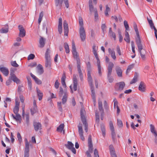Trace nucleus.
<instances>
[{
    "instance_id": "f257e3e1",
    "label": "nucleus",
    "mask_w": 157,
    "mask_h": 157,
    "mask_svg": "<svg viewBox=\"0 0 157 157\" xmlns=\"http://www.w3.org/2000/svg\"><path fill=\"white\" fill-rule=\"evenodd\" d=\"M79 23L80 26L79 30L80 37L82 41H84L86 39V34L84 28L83 26V22L82 17L81 16L78 17Z\"/></svg>"
},
{
    "instance_id": "f03ea898",
    "label": "nucleus",
    "mask_w": 157,
    "mask_h": 157,
    "mask_svg": "<svg viewBox=\"0 0 157 157\" xmlns=\"http://www.w3.org/2000/svg\"><path fill=\"white\" fill-rule=\"evenodd\" d=\"M114 66V65L113 63L110 62L109 63L107 68V78L109 82L110 83L112 82L114 80L113 77L111 76V75L112 72V69Z\"/></svg>"
},
{
    "instance_id": "7ed1b4c3",
    "label": "nucleus",
    "mask_w": 157,
    "mask_h": 157,
    "mask_svg": "<svg viewBox=\"0 0 157 157\" xmlns=\"http://www.w3.org/2000/svg\"><path fill=\"white\" fill-rule=\"evenodd\" d=\"M89 7L90 12L91 13L93 11L94 13V19L96 21L98 20V11L96 8H94L92 0H89Z\"/></svg>"
},
{
    "instance_id": "20e7f679",
    "label": "nucleus",
    "mask_w": 157,
    "mask_h": 157,
    "mask_svg": "<svg viewBox=\"0 0 157 157\" xmlns=\"http://www.w3.org/2000/svg\"><path fill=\"white\" fill-rule=\"evenodd\" d=\"M88 141L89 150L88 151L86 152V154L87 155V157H91V155L90 154V152H92L93 148L91 135H90L89 136Z\"/></svg>"
},
{
    "instance_id": "39448f33",
    "label": "nucleus",
    "mask_w": 157,
    "mask_h": 157,
    "mask_svg": "<svg viewBox=\"0 0 157 157\" xmlns=\"http://www.w3.org/2000/svg\"><path fill=\"white\" fill-rule=\"evenodd\" d=\"M137 45L138 51L140 54L141 58L144 60L145 59V51L144 50H143V46L141 42L136 44Z\"/></svg>"
},
{
    "instance_id": "423d86ee",
    "label": "nucleus",
    "mask_w": 157,
    "mask_h": 157,
    "mask_svg": "<svg viewBox=\"0 0 157 157\" xmlns=\"http://www.w3.org/2000/svg\"><path fill=\"white\" fill-rule=\"evenodd\" d=\"M133 27L136 35V37H135L136 44L141 43V40L139 35L137 26L136 23H134Z\"/></svg>"
},
{
    "instance_id": "0eeeda50",
    "label": "nucleus",
    "mask_w": 157,
    "mask_h": 157,
    "mask_svg": "<svg viewBox=\"0 0 157 157\" xmlns=\"http://www.w3.org/2000/svg\"><path fill=\"white\" fill-rule=\"evenodd\" d=\"M125 84L124 82H121L116 83L115 87L117 91L122 90L125 86Z\"/></svg>"
},
{
    "instance_id": "6e6552de",
    "label": "nucleus",
    "mask_w": 157,
    "mask_h": 157,
    "mask_svg": "<svg viewBox=\"0 0 157 157\" xmlns=\"http://www.w3.org/2000/svg\"><path fill=\"white\" fill-rule=\"evenodd\" d=\"M65 146L67 149L71 150L73 153L76 154V150L74 147V144L71 142L68 141L67 144H65Z\"/></svg>"
},
{
    "instance_id": "1a4fd4ad",
    "label": "nucleus",
    "mask_w": 157,
    "mask_h": 157,
    "mask_svg": "<svg viewBox=\"0 0 157 157\" xmlns=\"http://www.w3.org/2000/svg\"><path fill=\"white\" fill-rule=\"evenodd\" d=\"M10 76L9 77V78L11 80H12L14 82L17 83H18L20 82V80L16 77L15 74L11 72L10 74Z\"/></svg>"
},
{
    "instance_id": "9d476101",
    "label": "nucleus",
    "mask_w": 157,
    "mask_h": 157,
    "mask_svg": "<svg viewBox=\"0 0 157 157\" xmlns=\"http://www.w3.org/2000/svg\"><path fill=\"white\" fill-rule=\"evenodd\" d=\"M18 28L19 30V36L21 37H23L25 35V31L22 25H19Z\"/></svg>"
},
{
    "instance_id": "9b49d317",
    "label": "nucleus",
    "mask_w": 157,
    "mask_h": 157,
    "mask_svg": "<svg viewBox=\"0 0 157 157\" xmlns=\"http://www.w3.org/2000/svg\"><path fill=\"white\" fill-rule=\"evenodd\" d=\"M33 126L35 130L37 132L42 129V125L40 123L36 122H33Z\"/></svg>"
},
{
    "instance_id": "f8f14e48",
    "label": "nucleus",
    "mask_w": 157,
    "mask_h": 157,
    "mask_svg": "<svg viewBox=\"0 0 157 157\" xmlns=\"http://www.w3.org/2000/svg\"><path fill=\"white\" fill-rule=\"evenodd\" d=\"M63 27L64 35L67 36L68 33V26L67 22L66 21H63Z\"/></svg>"
},
{
    "instance_id": "ddd939ff",
    "label": "nucleus",
    "mask_w": 157,
    "mask_h": 157,
    "mask_svg": "<svg viewBox=\"0 0 157 157\" xmlns=\"http://www.w3.org/2000/svg\"><path fill=\"white\" fill-rule=\"evenodd\" d=\"M73 89L75 91L77 90V89L78 80L75 75L73 76Z\"/></svg>"
},
{
    "instance_id": "4468645a",
    "label": "nucleus",
    "mask_w": 157,
    "mask_h": 157,
    "mask_svg": "<svg viewBox=\"0 0 157 157\" xmlns=\"http://www.w3.org/2000/svg\"><path fill=\"white\" fill-rule=\"evenodd\" d=\"M0 71L5 76H8L9 74L8 69L5 67H0Z\"/></svg>"
},
{
    "instance_id": "2eb2a0df",
    "label": "nucleus",
    "mask_w": 157,
    "mask_h": 157,
    "mask_svg": "<svg viewBox=\"0 0 157 157\" xmlns=\"http://www.w3.org/2000/svg\"><path fill=\"white\" fill-rule=\"evenodd\" d=\"M88 81L90 86H93V80L91 75V71L88 70L87 72Z\"/></svg>"
},
{
    "instance_id": "dca6fc26",
    "label": "nucleus",
    "mask_w": 157,
    "mask_h": 157,
    "mask_svg": "<svg viewBox=\"0 0 157 157\" xmlns=\"http://www.w3.org/2000/svg\"><path fill=\"white\" fill-rule=\"evenodd\" d=\"M62 19L60 17L59 19V24L58 25V31L60 34H61L62 31Z\"/></svg>"
},
{
    "instance_id": "f3484780",
    "label": "nucleus",
    "mask_w": 157,
    "mask_h": 157,
    "mask_svg": "<svg viewBox=\"0 0 157 157\" xmlns=\"http://www.w3.org/2000/svg\"><path fill=\"white\" fill-rule=\"evenodd\" d=\"M45 39L42 37H40L39 41V47L40 48H42L45 45Z\"/></svg>"
},
{
    "instance_id": "a211bd4d",
    "label": "nucleus",
    "mask_w": 157,
    "mask_h": 157,
    "mask_svg": "<svg viewBox=\"0 0 157 157\" xmlns=\"http://www.w3.org/2000/svg\"><path fill=\"white\" fill-rule=\"evenodd\" d=\"M115 70L118 76L119 77H121L122 71L121 67L118 66H117L115 68Z\"/></svg>"
},
{
    "instance_id": "6ab92c4d",
    "label": "nucleus",
    "mask_w": 157,
    "mask_h": 157,
    "mask_svg": "<svg viewBox=\"0 0 157 157\" xmlns=\"http://www.w3.org/2000/svg\"><path fill=\"white\" fill-rule=\"evenodd\" d=\"M91 92L92 97L94 103L96 102L95 95L93 86H90Z\"/></svg>"
},
{
    "instance_id": "aec40b11",
    "label": "nucleus",
    "mask_w": 157,
    "mask_h": 157,
    "mask_svg": "<svg viewBox=\"0 0 157 157\" xmlns=\"http://www.w3.org/2000/svg\"><path fill=\"white\" fill-rule=\"evenodd\" d=\"M37 72L39 75H41L43 73L44 71L43 68L41 64H39L38 65L37 67Z\"/></svg>"
},
{
    "instance_id": "412c9836",
    "label": "nucleus",
    "mask_w": 157,
    "mask_h": 157,
    "mask_svg": "<svg viewBox=\"0 0 157 157\" xmlns=\"http://www.w3.org/2000/svg\"><path fill=\"white\" fill-rule=\"evenodd\" d=\"M108 52L113 59L114 60H115L116 59V57L114 51L113 50L111 49L110 48H109L108 49Z\"/></svg>"
},
{
    "instance_id": "4be33fe9",
    "label": "nucleus",
    "mask_w": 157,
    "mask_h": 157,
    "mask_svg": "<svg viewBox=\"0 0 157 157\" xmlns=\"http://www.w3.org/2000/svg\"><path fill=\"white\" fill-rule=\"evenodd\" d=\"M55 3L56 6L60 9L62 6V0H55Z\"/></svg>"
},
{
    "instance_id": "5701e85b",
    "label": "nucleus",
    "mask_w": 157,
    "mask_h": 157,
    "mask_svg": "<svg viewBox=\"0 0 157 157\" xmlns=\"http://www.w3.org/2000/svg\"><path fill=\"white\" fill-rule=\"evenodd\" d=\"M145 87L144 83L143 82H141L139 86V90L142 92H144L145 91Z\"/></svg>"
},
{
    "instance_id": "b1692460",
    "label": "nucleus",
    "mask_w": 157,
    "mask_h": 157,
    "mask_svg": "<svg viewBox=\"0 0 157 157\" xmlns=\"http://www.w3.org/2000/svg\"><path fill=\"white\" fill-rule=\"evenodd\" d=\"M66 75L65 73H63V74L62 77L61 79V83L62 85V86L64 87H65L66 86V85L65 83V80H66Z\"/></svg>"
},
{
    "instance_id": "393cba45",
    "label": "nucleus",
    "mask_w": 157,
    "mask_h": 157,
    "mask_svg": "<svg viewBox=\"0 0 157 157\" xmlns=\"http://www.w3.org/2000/svg\"><path fill=\"white\" fill-rule=\"evenodd\" d=\"M30 75L37 84H40L42 83L41 81L37 78L35 75L31 73H30Z\"/></svg>"
},
{
    "instance_id": "a878e982",
    "label": "nucleus",
    "mask_w": 157,
    "mask_h": 157,
    "mask_svg": "<svg viewBox=\"0 0 157 157\" xmlns=\"http://www.w3.org/2000/svg\"><path fill=\"white\" fill-rule=\"evenodd\" d=\"M138 75H139L138 73L137 72H135V73L134 77L132 80L130 82V84L135 83L137 82Z\"/></svg>"
},
{
    "instance_id": "bb28decb",
    "label": "nucleus",
    "mask_w": 157,
    "mask_h": 157,
    "mask_svg": "<svg viewBox=\"0 0 157 157\" xmlns=\"http://www.w3.org/2000/svg\"><path fill=\"white\" fill-rule=\"evenodd\" d=\"M67 97L68 94L67 92L66 91H65L64 92V95L62 100V104H64L67 102Z\"/></svg>"
},
{
    "instance_id": "cd10ccee",
    "label": "nucleus",
    "mask_w": 157,
    "mask_h": 157,
    "mask_svg": "<svg viewBox=\"0 0 157 157\" xmlns=\"http://www.w3.org/2000/svg\"><path fill=\"white\" fill-rule=\"evenodd\" d=\"M125 37L124 38V40L128 43H129L130 42V39L128 33L127 31H125Z\"/></svg>"
},
{
    "instance_id": "c85d7f7f",
    "label": "nucleus",
    "mask_w": 157,
    "mask_h": 157,
    "mask_svg": "<svg viewBox=\"0 0 157 157\" xmlns=\"http://www.w3.org/2000/svg\"><path fill=\"white\" fill-rule=\"evenodd\" d=\"M150 128L151 132L154 134L155 137L157 136V133L155 129L154 125L152 124L150 125Z\"/></svg>"
},
{
    "instance_id": "c756f323",
    "label": "nucleus",
    "mask_w": 157,
    "mask_h": 157,
    "mask_svg": "<svg viewBox=\"0 0 157 157\" xmlns=\"http://www.w3.org/2000/svg\"><path fill=\"white\" fill-rule=\"evenodd\" d=\"M45 66L46 67L50 68L51 67V61L50 59H45Z\"/></svg>"
},
{
    "instance_id": "7c9ffc66",
    "label": "nucleus",
    "mask_w": 157,
    "mask_h": 157,
    "mask_svg": "<svg viewBox=\"0 0 157 157\" xmlns=\"http://www.w3.org/2000/svg\"><path fill=\"white\" fill-rule=\"evenodd\" d=\"M109 35L110 36L113 37L114 40H116V36L115 34L112 31L111 28H109Z\"/></svg>"
},
{
    "instance_id": "2f4dec72",
    "label": "nucleus",
    "mask_w": 157,
    "mask_h": 157,
    "mask_svg": "<svg viewBox=\"0 0 157 157\" xmlns=\"http://www.w3.org/2000/svg\"><path fill=\"white\" fill-rule=\"evenodd\" d=\"M36 91L37 94V95L38 97L39 100L40 101L42 98V97L43 96V93L41 92L37 88H36Z\"/></svg>"
},
{
    "instance_id": "473e14b6",
    "label": "nucleus",
    "mask_w": 157,
    "mask_h": 157,
    "mask_svg": "<svg viewBox=\"0 0 157 157\" xmlns=\"http://www.w3.org/2000/svg\"><path fill=\"white\" fill-rule=\"evenodd\" d=\"M64 48L65 49L66 52L67 53H68L70 52V50L69 45L66 42L64 43L63 44Z\"/></svg>"
},
{
    "instance_id": "72a5a7b5",
    "label": "nucleus",
    "mask_w": 157,
    "mask_h": 157,
    "mask_svg": "<svg viewBox=\"0 0 157 157\" xmlns=\"http://www.w3.org/2000/svg\"><path fill=\"white\" fill-rule=\"evenodd\" d=\"M84 110L81 109L80 110L81 118L82 121H86L85 116L84 114Z\"/></svg>"
},
{
    "instance_id": "f704fd0d",
    "label": "nucleus",
    "mask_w": 157,
    "mask_h": 157,
    "mask_svg": "<svg viewBox=\"0 0 157 157\" xmlns=\"http://www.w3.org/2000/svg\"><path fill=\"white\" fill-rule=\"evenodd\" d=\"M63 124H61L57 128V131L59 132H62L64 127Z\"/></svg>"
},
{
    "instance_id": "c9c22d12",
    "label": "nucleus",
    "mask_w": 157,
    "mask_h": 157,
    "mask_svg": "<svg viewBox=\"0 0 157 157\" xmlns=\"http://www.w3.org/2000/svg\"><path fill=\"white\" fill-rule=\"evenodd\" d=\"M101 128L102 133V135L104 137L105 135V126L103 124H101Z\"/></svg>"
},
{
    "instance_id": "e433bc0d",
    "label": "nucleus",
    "mask_w": 157,
    "mask_h": 157,
    "mask_svg": "<svg viewBox=\"0 0 157 157\" xmlns=\"http://www.w3.org/2000/svg\"><path fill=\"white\" fill-rule=\"evenodd\" d=\"M37 106H33V108L31 109V112L32 115H33L37 112Z\"/></svg>"
},
{
    "instance_id": "4c0bfd02",
    "label": "nucleus",
    "mask_w": 157,
    "mask_h": 157,
    "mask_svg": "<svg viewBox=\"0 0 157 157\" xmlns=\"http://www.w3.org/2000/svg\"><path fill=\"white\" fill-rule=\"evenodd\" d=\"M110 10V8L108 7V5H106V9L105 10V14L106 16H109L108 12Z\"/></svg>"
},
{
    "instance_id": "58836bf2",
    "label": "nucleus",
    "mask_w": 157,
    "mask_h": 157,
    "mask_svg": "<svg viewBox=\"0 0 157 157\" xmlns=\"http://www.w3.org/2000/svg\"><path fill=\"white\" fill-rule=\"evenodd\" d=\"M82 122L84 125L85 127V132H87L88 131V125L87 123L86 120L85 121H82Z\"/></svg>"
},
{
    "instance_id": "ea45409f",
    "label": "nucleus",
    "mask_w": 157,
    "mask_h": 157,
    "mask_svg": "<svg viewBox=\"0 0 157 157\" xmlns=\"http://www.w3.org/2000/svg\"><path fill=\"white\" fill-rule=\"evenodd\" d=\"M8 31V26H7V27L5 29L2 28V29H0V32L2 33H6Z\"/></svg>"
},
{
    "instance_id": "a19ab883",
    "label": "nucleus",
    "mask_w": 157,
    "mask_h": 157,
    "mask_svg": "<svg viewBox=\"0 0 157 157\" xmlns=\"http://www.w3.org/2000/svg\"><path fill=\"white\" fill-rule=\"evenodd\" d=\"M50 50L49 49H47L45 54V59H50Z\"/></svg>"
},
{
    "instance_id": "79ce46f5",
    "label": "nucleus",
    "mask_w": 157,
    "mask_h": 157,
    "mask_svg": "<svg viewBox=\"0 0 157 157\" xmlns=\"http://www.w3.org/2000/svg\"><path fill=\"white\" fill-rule=\"evenodd\" d=\"M14 120H16L17 121L21 122V115L19 114H16L15 119H14Z\"/></svg>"
},
{
    "instance_id": "37998d69",
    "label": "nucleus",
    "mask_w": 157,
    "mask_h": 157,
    "mask_svg": "<svg viewBox=\"0 0 157 157\" xmlns=\"http://www.w3.org/2000/svg\"><path fill=\"white\" fill-rule=\"evenodd\" d=\"M124 26L125 28V31L129 30V26L127 21L125 20L124 22Z\"/></svg>"
},
{
    "instance_id": "c03bdc74",
    "label": "nucleus",
    "mask_w": 157,
    "mask_h": 157,
    "mask_svg": "<svg viewBox=\"0 0 157 157\" xmlns=\"http://www.w3.org/2000/svg\"><path fill=\"white\" fill-rule=\"evenodd\" d=\"M98 109H99V110H102L103 111V109L102 107V101L100 100L98 101Z\"/></svg>"
},
{
    "instance_id": "a18cd8bd",
    "label": "nucleus",
    "mask_w": 157,
    "mask_h": 157,
    "mask_svg": "<svg viewBox=\"0 0 157 157\" xmlns=\"http://www.w3.org/2000/svg\"><path fill=\"white\" fill-rule=\"evenodd\" d=\"M43 16V12H41L40 14L38 20V23L39 24L41 22L42 17Z\"/></svg>"
},
{
    "instance_id": "49530a36",
    "label": "nucleus",
    "mask_w": 157,
    "mask_h": 157,
    "mask_svg": "<svg viewBox=\"0 0 157 157\" xmlns=\"http://www.w3.org/2000/svg\"><path fill=\"white\" fill-rule=\"evenodd\" d=\"M101 29L104 35L106 31V26L105 24H102L101 25Z\"/></svg>"
},
{
    "instance_id": "de8ad7c7",
    "label": "nucleus",
    "mask_w": 157,
    "mask_h": 157,
    "mask_svg": "<svg viewBox=\"0 0 157 157\" xmlns=\"http://www.w3.org/2000/svg\"><path fill=\"white\" fill-rule=\"evenodd\" d=\"M63 93L64 94V93L63 88L61 87H60L59 88V96L60 97H62Z\"/></svg>"
},
{
    "instance_id": "09e8293b",
    "label": "nucleus",
    "mask_w": 157,
    "mask_h": 157,
    "mask_svg": "<svg viewBox=\"0 0 157 157\" xmlns=\"http://www.w3.org/2000/svg\"><path fill=\"white\" fill-rule=\"evenodd\" d=\"M26 117V123L27 126L29 124V116L28 114H26L25 115Z\"/></svg>"
},
{
    "instance_id": "8fccbe9b",
    "label": "nucleus",
    "mask_w": 157,
    "mask_h": 157,
    "mask_svg": "<svg viewBox=\"0 0 157 157\" xmlns=\"http://www.w3.org/2000/svg\"><path fill=\"white\" fill-rule=\"evenodd\" d=\"M19 110V107L17 106H15L13 109V111L15 114H17L18 113Z\"/></svg>"
},
{
    "instance_id": "3c124183",
    "label": "nucleus",
    "mask_w": 157,
    "mask_h": 157,
    "mask_svg": "<svg viewBox=\"0 0 157 157\" xmlns=\"http://www.w3.org/2000/svg\"><path fill=\"white\" fill-rule=\"evenodd\" d=\"M78 132L79 135L83 134V131L82 128V126L81 125L78 126Z\"/></svg>"
},
{
    "instance_id": "603ef678",
    "label": "nucleus",
    "mask_w": 157,
    "mask_h": 157,
    "mask_svg": "<svg viewBox=\"0 0 157 157\" xmlns=\"http://www.w3.org/2000/svg\"><path fill=\"white\" fill-rule=\"evenodd\" d=\"M111 135L113 140L114 141L115 139L116 136V134L114 131V130H113L111 131Z\"/></svg>"
},
{
    "instance_id": "864d4df0",
    "label": "nucleus",
    "mask_w": 157,
    "mask_h": 157,
    "mask_svg": "<svg viewBox=\"0 0 157 157\" xmlns=\"http://www.w3.org/2000/svg\"><path fill=\"white\" fill-rule=\"evenodd\" d=\"M131 47L132 50V52L134 53H135V46L134 45V42L133 41H132L131 42Z\"/></svg>"
},
{
    "instance_id": "5fc2aeb1",
    "label": "nucleus",
    "mask_w": 157,
    "mask_h": 157,
    "mask_svg": "<svg viewBox=\"0 0 157 157\" xmlns=\"http://www.w3.org/2000/svg\"><path fill=\"white\" fill-rule=\"evenodd\" d=\"M11 65L14 67H18V65L16 61H12L11 62Z\"/></svg>"
},
{
    "instance_id": "6e6d98bb",
    "label": "nucleus",
    "mask_w": 157,
    "mask_h": 157,
    "mask_svg": "<svg viewBox=\"0 0 157 157\" xmlns=\"http://www.w3.org/2000/svg\"><path fill=\"white\" fill-rule=\"evenodd\" d=\"M77 69H81V66H80V60L79 59H77Z\"/></svg>"
},
{
    "instance_id": "4d7b16f0",
    "label": "nucleus",
    "mask_w": 157,
    "mask_h": 157,
    "mask_svg": "<svg viewBox=\"0 0 157 157\" xmlns=\"http://www.w3.org/2000/svg\"><path fill=\"white\" fill-rule=\"evenodd\" d=\"M117 125L119 127H122L123 126V123L122 121L119 119L117 120Z\"/></svg>"
},
{
    "instance_id": "13d9d810",
    "label": "nucleus",
    "mask_w": 157,
    "mask_h": 157,
    "mask_svg": "<svg viewBox=\"0 0 157 157\" xmlns=\"http://www.w3.org/2000/svg\"><path fill=\"white\" fill-rule=\"evenodd\" d=\"M57 105L58 108V109L61 112L62 111V103L61 102H58L57 103Z\"/></svg>"
},
{
    "instance_id": "bf43d9fd",
    "label": "nucleus",
    "mask_w": 157,
    "mask_h": 157,
    "mask_svg": "<svg viewBox=\"0 0 157 157\" xmlns=\"http://www.w3.org/2000/svg\"><path fill=\"white\" fill-rule=\"evenodd\" d=\"M104 107L105 109L108 110L109 109V105L107 104V101H105L104 103Z\"/></svg>"
},
{
    "instance_id": "052dcab7",
    "label": "nucleus",
    "mask_w": 157,
    "mask_h": 157,
    "mask_svg": "<svg viewBox=\"0 0 157 157\" xmlns=\"http://www.w3.org/2000/svg\"><path fill=\"white\" fill-rule=\"evenodd\" d=\"M72 52H76V48L75 43L74 41H72Z\"/></svg>"
},
{
    "instance_id": "680f3d73",
    "label": "nucleus",
    "mask_w": 157,
    "mask_h": 157,
    "mask_svg": "<svg viewBox=\"0 0 157 157\" xmlns=\"http://www.w3.org/2000/svg\"><path fill=\"white\" fill-rule=\"evenodd\" d=\"M134 64L130 65L128 67V68L126 71V73H127V71H129L132 69L134 67Z\"/></svg>"
},
{
    "instance_id": "e2e57ef3",
    "label": "nucleus",
    "mask_w": 157,
    "mask_h": 157,
    "mask_svg": "<svg viewBox=\"0 0 157 157\" xmlns=\"http://www.w3.org/2000/svg\"><path fill=\"white\" fill-rule=\"evenodd\" d=\"M72 54L74 56V58L76 59V60H77V59H79L78 57V55L77 51L72 52Z\"/></svg>"
},
{
    "instance_id": "0e129e2a",
    "label": "nucleus",
    "mask_w": 157,
    "mask_h": 157,
    "mask_svg": "<svg viewBox=\"0 0 157 157\" xmlns=\"http://www.w3.org/2000/svg\"><path fill=\"white\" fill-rule=\"evenodd\" d=\"M35 56L33 54H30L28 57V60L33 59L35 58Z\"/></svg>"
},
{
    "instance_id": "69168bd1",
    "label": "nucleus",
    "mask_w": 157,
    "mask_h": 157,
    "mask_svg": "<svg viewBox=\"0 0 157 157\" xmlns=\"http://www.w3.org/2000/svg\"><path fill=\"white\" fill-rule=\"evenodd\" d=\"M116 50L119 56L121 55V52L120 49V47L119 45H117L116 47Z\"/></svg>"
},
{
    "instance_id": "338daca9",
    "label": "nucleus",
    "mask_w": 157,
    "mask_h": 157,
    "mask_svg": "<svg viewBox=\"0 0 157 157\" xmlns=\"http://www.w3.org/2000/svg\"><path fill=\"white\" fill-rule=\"evenodd\" d=\"M94 157H99L98 155V151L96 149H94Z\"/></svg>"
},
{
    "instance_id": "774afa93",
    "label": "nucleus",
    "mask_w": 157,
    "mask_h": 157,
    "mask_svg": "<svg viewBox=\"0 0 157 157\" xmlns=\"http://www.w3.org/2000/svg\"><path fill=\"white\" fill-rule=\"evenodd\" d=\"M110 153L111 157H117L115 151H112L110 152Z\"/></svg>"
}]
</instances>
